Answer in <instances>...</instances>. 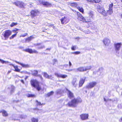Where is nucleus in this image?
Listing matches in <instances>:
<instances>
[{"instance_id": "36", "label": "nucleus", "mask_w": 122, "mask_h": 122, "mask_svg": "<svg viewBox=\"0 0 122 122\" xmlns=\"http://www.w3.org/2000/svg\"><path fill=\"white\" fill-rule=\"evenodd\" d=\"M0 61L2 64L8 63L9 62L8 61H6L2 60L0 59Z\"/></svg>"}, {"instance_id": "3", "label": "nucleus", "mask_w": 122, "mask_h": 122, "mask_svg": "<svg viewBox=\"0 0 122 122\" xmlns=\"http://www.w3.org/2000/svg\"><path fill=\"white\" fill-rule=\"evenodd\" d=\"M97 8L99 13L104 16H106L107 15L106 12L103 6L102 5L98 4L97 5Z\"/></svg>"}, {"instance_id": "32", "label": "nucleus", "mask_w": 122, "mask_h": 122, "mask_svg": "<svg viewBox=\"0 0 122 122\" xmlns=\"http://www.w3.org/2000/svg\"><path fill=\"white\" fill-rule=\"evenodd\" d=\"M27 97H36V95L34 94H29L27 95Z\"/></svg>"}, {"instance_id": "61", "label": "nucleus", "mask_w": 122, "mask_h": 122, "mask_svg": "<svg viewBox=\"0 0 122 122\" xmlns=\"http://www.w3.org/2000/svg\"><path fill=\"white\" fill-rule=\"evenodd\" d=\"M121 95H122V94H121Z\"/></svg>"}, {"instance_id": "40", "label": "nucleus", "mask_w": 122, "mask_h": 122, "mask_svg": "<svg viewBox=\"0 0 122 122\" xmlns=\"http://www.w3.org/2000/svg\"><path fill=\"white\" fill-rule=\"evenodd\" d=\"M80 53V52L79 51H77L73 52L72 53L75 55H78Z\"/></svg>"}, {"instance_id": "12", "label": "nucleus", "mask_w": 122, "mask_h": 122, "mask_svg": "<svg viewBox=\"0 0 122 122\" xmlns=\"http://www.w3.org/2000/svg\"><path fill=\"white\" fill-rule=\"evenodd\" d=\"M24 51L26 52H28L30 54L35 53L37 54L38 52L35 50H32L31 49L27 48L24 50Z\"/></svg>"}, {"instance_id": "53", "label": "nucleus", "mask_w": 122, "mask_h": 122, "mask_svg": "<svg viewBox=\"0 0 122 122\" xmlns=\"http://www.w3.org/2000/svg\"><path fill=\"white\" fill-rule=\"evenodd\" d=\"M120 16L121 18L122 19V13L120 15Z\"/></svg>"}, {"instance_id": "59", "label": "nucleus", "mask_w": 122, "mask_h": 122, "mask_svg": "<svg viewBox=\"0 0 122 122\" xmlns=\"http://www.w3.org/2000/svg\"><path fill=\"white\" fill-rule=\"evenodd\" d=\"M60 93V92H59V91L58 92V94H59V93Z\"/></svg>"}, {"instance_id": "35", "label": "nucleus", "mask_w": 122, "mask_h": 122, "mask_svg": "<svg viewBox=\"0 0 122 122\" xmlns=\"http://www.w3.org/2000/svg\"><path fill=\"white\" fill-rule=\"evenodd\" d=\"M17 25V23L13 22L11 23V24L10 25V26L11 27H12L13 26L16 25Z\"/></svg>"}, {"instance_id": "54", "label": "nucleus", "mask_w": 122, "mask_h": 122, "mask_svg": "<svg viewBox=\"0 0 122 122\" xmlns=\"http://www.w3.org/2000/svg\"><path fill=\"white\" fill-rule=\"evenodd\" d=\"M11 72V71H9L7 72L8 74H9Z\"/></svg>"}, {"instance_id": "30", "label": "nucleus", "mask_w": 122, "mask_h": 122, "mask_svg": "<svg viewBox=\"0 0 122 122\" xmlns=\"http://www.w3.org/2000/svg\"><path fill=\"white\" fill-rule=\"evenodd\" d=\"M113 12V10L108 9L106 13L107 14V13H108L109 15H111Z\"/></svg>"}, {"instance_id": "5", "label": "nucleus", "mask_w": 122, "mask_h": 122, "mask_svg": "<svg viewBox=\"0 0 122 122\" xmlns=\"http://www.w3.org/2000/svg\"><path fill=\"white\" fill-rule=\"evenodd\" d=\"M12 32L10 30H7L5 31L2 34L4 37L5 39H7L11 35Z\"/></svg>"}, {"instance_id": "37", "label": "nucleus", "mask_w": 122, "mask_h": 122, "mask_svg": "<svg viewBox=\"0 0 122 122\" xmlns=\"http://www.w3.org/2000/svg\"><path fill=\"white\" fill-rule=\"evenodd\" d=\"M88 25L86 26V27L88 28H89L90 27H92V25H93V23H88Z\"/></svg>"}, {"instance_id": "49", "label": "nucleus", "mask_w": 122, "mask_h": 122, "mask_svg": "<svg viewBox=\"0 0 122 122\" xmlns=\"http://www.w3.org/2000/svg\"><path fill=\"white\" fill-rule=\"evenodd\" d=\"M41 45V43H38L36 44V46H39L40 45Z\"/></svg>"}, {"instance_id": "47", "label": "nucleus", "mask_w": 122, "mask_h": 122, "mask_svg": "<svg viewBox=\"0 0 122 122\" xmlns=\"http://www.w3.org/2000/svg\"><path fill=\"white\" fill-rule=\"evenodd\" d=\"M20 81L23 84H24V81L23 80H20Z\"/></svg>"}, {"instance_id": "15", "label": "nucleus", "mask_w": 122, "mask_h": 122, "mask_svg": "<svg viewBox=\"0 0 122 122\" xmlns=\"http://www.w3.org/2000/svg\"><path fill=\"white\" fill-rule=\"evenodd\" d=\"M68 92L67 95L68 97L70 99H72L74 97L73 93L70 91L68 89H67Z\"/></svg>"}, {"instance_id": "34", "label": "nucleus", "mask_w": 122, "mask_h": 122, "mask_svg": "<svg viewBox=\"0 0 122 122\" xmlns=\"http://www.w3.org/2000/svg\"><path fill=\"white\" fill-rule=\"evenodd\" d=\"M35 102L36 103H37V104L36 105V106H37L38 105L39 106H41L42 105H43L44 104L43 103L41 104V103L40 102H39L37 100H36L35 101Z\"/></svg>"}, {"instance_id": "25", "label": "nucleus", "mask_w": 122, "mask_h": 122, "mask_svg": "<svg viewBox=\"0 0 122 122\" xmlns=\"http://www.w3.org/2000/svg\"><path fill=\"white\" fill-rule=\"evenodd\" d=\"M76 8L78 9V10L81 12L82 14L84 13V10L82 7H77Z\"/></svg>"}, {"instance_id": "46", "label": "nucleus", "mask_w": 122, "mask_h": 122, "mask_svg": "<svg viewBox=\"0 0 122 122\" xmlns=\"http://www.w3.org/2000/svg\"><path fill=\"white\" fill-rule=\"evenodd\" d=\"M44 46H41V47H39L38 48V49H42L44 47Z\"/></svg>"}, {"instance_id": "13", "label": "nucleus", "mask_w": 122, "mask_h": 122, "mask_svg": "<svg viewBox=\"0 0 122 122\" xmlns=\"http://www.w3.org/2000/svg\"><path fill=\"white\" fill-rule=\"evenodd\" d=\"M97 84V82H96L93 81L90 82L86 86V87L88 89L91 88L95 86Z\"/></svg>"}, {"instance_id": "39", "label": "nucleus", "mask_w": 122, "mask_h": 122, "mask_svg": "<svg viewBox=\"0 0 122 122\" xmlns=\"http://www.w3.org/2000/svg\"><path fill=\"white\" fill-rule=\"evenodd\" d=\"M70 4L71 6H74L77 5V3L75 2L70 3Z\"/></svg>"}, {"instance_id": "56", "label": "nucleus", "mask_w": 122, "mask_h": 122, "mask_svg": "<svg viewBox=\"0 0 122 122\" xmlns=\"http://www.w3.org/2000/svg\"><path fill=\"white\" fill-rule=\"evenodd\" d=\"M50 48H47L46 49V50H50Z\"/></svg>"}, {"instance_id": "2", "label": "nucleus", "mask_w": 122, "mask_h": 122, "mask_svg": "<svg viewBox=\"0 0 122 122\" xmlns=\"http://www.w3.org/2000/svg\"><path fill=\"white\" fill-rule=\"evenodd\" d=\"M30 83L31 86L35 88L38 91H39L41 89V88L39 85V82L37 80H31L30 81Z\"/></svg>"}, {"instance_id": "27", "label": "nucleus", "mask_w": 122, "mask_h": 122, "mask_svg": "<svg viewBox=\"0 0 122 122\" xmlns=\"http://www.w3.org/2000/svg\"><path fill=\"white\" fill-rule=\"evenodd\" d=\"M34 38V37H33L31 36L26 38L25 41H26L29 42L33 39Z\"/></svg>"}, {"instance_id": "55", "label": "nucleus", "mask_w": 122, "mask_h": 122, "mask_svg": "<svg viewBox=\"0 0 122 122\" xmlns=\"http://www.w3.org/2000/svg\"><path fill=\"white\" fill-rule=\"evenodd\" d=\"M72 10L73 11L76 12V10H74L72 9Z\"/></svg>"}, {"instance_id": "38", "label": "nucleus", "mask_w": 122, "mask_h": 122, "mask_svg": "<svg viewBox=\"0 0 122 122\" xmlns=\"http://www.w3.org/2000/svg\"><path fill=\"white\" fill-rule=\"evenodd\" d=\"M17 35L16 34H15L12 35L10 37V39H13Z\"/></svg>"}, {"instance_id": "60", "label": "nucleus", "mask_w": 122, "mask_h": 122, "mask_svg": "<svg viewBox=\"0 0 122 122\" xmlns=\"http://www.w3.org/2000/svg\"><path fill=\"white\" fill-rule=\"evenodd\" d=\"M121 2L122 3V0H121Z\"/></svg>"}, {"instance_id": "41", "label": "nucleus", "mask_w": 122, "mask_h": 122, "mask_svg": "<svg viewBox=\"0 0 122 122\" xmlns=\"http://www.w3.org/2000/svg\"><path fill=\"white\" fill-rule=\"evenodd\" d=\"M76 46H73L71 47V49L72 50L74 51L76 49Z\"/></svg>"}, {"instance_id": "16", "label": "nucleus", "mask_w": 122, "mask_h": 122, "mask_svg": "<svg viewBox=\"0 0 122 122\" xmlns=\"http://www.w3.org/2000/svg\"><path fill=\"white\" fill-rule=\"evenodd\" d=\"M80 116V118L82 120H85L88 119L89 115L88 114H82Z\"/></svg>"}, {"instance_id": "31", "label": "nucleus", "mask_w": 122, "mask_h": 122, "mask_svg": "<svg viewBox=\"0 0 122 122\" xmlns=\"http://www.w3.org/2000/svg\"><path fill=\"white\" fill-rule=\"evenodd\" d=\"M31 121L32 122H38V120L37 118L33 117L31 119Z\"/></svg>"}, {"instance_id": "50", "label": "nucleus", "mask_w": 122, "mask_h": 122, "mask_svg": "<svg viewBox=\"0 0 122 122\" xmlns=\"http://www.w3.org/2000/svg\"><path fill=\"white\" fill-rule=\"evenodd\" d=\"M9 65L10 66H13V67L15 66L13 64H9Z\"/></svg>"}, {"instance_id": "22", "label": "nucleus", "mask_w": 122, "mask_h": 122, "mask_svg": "<svg viewBox=\"0 0 122 122\" xmlns=\"http://www.w3.org/2000/svg\"><path fill=\"white\" fill-rule=\"evenodd\" d=\"M103 42L105 45H108L110 43V41L107 38H105L103 40Z\"/></svg>"}, {"instance_id": "42", "label": "nucleus", "mask_w": 122, "mask_h": 122, "mask_svg": "<svg viewBox=\"0 0 122 122\" xmlns=\"http://www.w3.org/2000/svg\"><path fill=\"white\" fill-rule=\"evenodd\" d=\"M27 33H25V34H24V35H20V37H25V36H27Z\"/></svg>"}, {"instance_id": "43", "label": "nucleus", "mask_w": 122, "mask_h": 122, "mask_svg": "<svg viewBox=\"0 0 122 122\" xmlns=\"http://www.w3.org/2000/svg\"><path fill=\"white\" fill-rule=\"evenodd\" d=\"M76 82V81H73L72 82V84L73 85L75 86H76L77 84H75Z\"/></svg>"}, {"instance_id": "48", "label": "nucleus", "mask_w": 122, "mask_h": 122, "mask_svg": "<svg viewBox=\"0 0 122 122\" xmlns=\"http://www.w3.org/2000/svg\"><path fill=\"white\" fill-rule=\"evenodd\" d=\"M33 109L34 110H37L38 111H39V109L37 108H34Z\"/></svg>"}, {"instance_id": "20", "label": "nucleus", "mask_w": 122, "mask_h": 122, "mask_svg": "<svg viewBox=\"0 0 122 122\" xmlns=\"http://www.w3.org/2000/svg\"><path fill=\"white\" fill-rule=\"evenodd\" d=\"M89 19H87V20H89V19H90L91 20V22L92 19H94V16L93 12L92 11H90L89 13Z\"/></svg>"}, {"instance_id": "28", "label": "nucleus", "mask_w": 122, "mask_h": 122, "mask_svg": "<svg viewBox=\"0 0 122 122\" xmlns=\"http://www.w3.org/2000/svg\"><path fill=\"white\" fill-rule=\"evenodd\" d=\"M54 93V92L53 91H51L50 92L46 94V96L47 97H49L52 95Z\"/></svg>"}, {"instance_id": "29", "label": "nucleus", "mask_w": 122, "mask_h": 122, "mask_svg": "<svg viewBox=\"0 0 122 122\" xmlns=\"http://www.w3.org/2000/svg\"><path fill=\"white\" fill-rule=\"evenodd\" d=\"M19 30V29L17 28H15L12 30L13 32L16 34V35L18 33V31Z\"/></svg>"}, {"instance_id": "52", "label": "nucleus", "mask_w": 122, "mask_h": 122, "mask_svg": "<svg viewBox=\"0 0 122 122\" xmlns=\"http://www.w3.org/2000/svg\"><path fill=\"white\" fill-rule=\"evenodd\" d=\"M69 65L70 66H71V64L70 62V61H69Z\"/></svg>"}, {"instance_id": "23", "label": "nucleus", "mask_w": 122, "mask_h": 122, "mask_svg": "<svg viewBox=\"0 0 122 122\" xmlns=\"http://www.w3.org/2000/svg\"><path fill=\"white\" fill-rule=\"evenodd\" d=\"M1 113L3 116L6 117L8 115V114L7 112L5 110H3L0 111V113Z\"/></svg>"}, {"instance_id": "17", "label": "nucleus", "mask_w": 122, "mask_h": 122, "mask_svg": "<svg viewBox=\"0 0 122 122\" xmlns=\"http://www.w3.org/2000/svg\"><path fill=\"white\" fill-rule=\"evenodd\" d=\"M55 75L58 78H65L67 77V75H61L57 73H55Z\"/></svg>"}, {"instance_id": "26", "label": "nucleus", "mask_w": 122, "mask_h": 122, "mask_svg": "<svg viewBox=\"0 0 122 122\" xmlns=\"http://www.w3.org/2000/svg\"><path fill=\"white\" fill-rule=\"evenodd\" d=\"M14 68L15 69L14 71H15L18 72H20V70L18 68V66H15L14 67Z\"/></svg>"}, {"instance_id": "10", "label": "nucleus", "mask_w": 122, "mask_h": 122, "mask_svg": "<svg viewBox=\"0 0 122 122\" xmlns=\"http://www.w3.org/2000/svg\"><path fill=\"white\" fill-rule=\"evenodd\" d=\"M39 2L41 4H42L46 7H50L51 6V4L47 1H44L43 0H39Z\"/></svg>"}, {"instance_id": "33", "label": "nucleus", "mask_w": 122, "mask_h": 122, "mask_svg": "<svg viewBox=\"0 0 122 122\" xmlns=\"http://www.w3.org/2000/svg\"><path fill=\"white\" fill-rule=\"evenodd\" d=\"M113 4L112 3L110 4H109L108 7V9L113 10Z\"/></svg>"}, {"instance_id": "45", "label": "nucleus", "mask_w": 122, "mask_h": 122, "mask_svg": "<svg viewBox=\"0 0 122 122\" xmlns=\"http://www.w3.org/2000/svg\"><path fill=\"white\" fill-rule=\"evenodd\" d=\"M42 31L43 32H46V31L47 30V29H46L45 28H42Z\"/></svg>"}, {"instance_id": "44", "label": "nucleus", "mask_w": 122, "mask_h": 122, "mask_svg": "<svg viewBox=\"0 0 122 122\" xmlns=\"http://www.w3.org/2000/svg\"><path fill=\"white\" fill-rule=\"evenodd\" d=\"M53 65H54L57 61V60L56 59H54L53 60Z\"/></svg>"}, {"instance_id": "1", "label": "nucleus", "mask_w": 122, "mask_h": 122, "mask_svg": "<svg viewBox=\"0 0 122 122\" xmlns=\"http://www.w3.org/2000/svg\"><path fill=\"white\" fill-rule=\"evenodd\" d=\"M82 100L80 98H74L69 102L67 104L70 107H76L78 103H81L82 102Z\"/></svg>"}, {"instance_id": "24", "label": "nucleus", "mask_w": 122, "mask_h": 122, "mask_svg": "<svg viewBox=\"0 0 122 122\" xmlns=\"http://www.w3.org/2000/svg\"><path fill=\"white\" fill-rule=\"evenodd\" d=\"M16 62L17 64L23 67L26 68H28L29 67V66L28 64H24L19 62L17 61Z\"/></svg>"}, {"instance_id": "57", "label": "nucleus", "mask_w": 122, "mask_h": 122, "mask_svg": "<svg viewBox=\"0 0 122 122\" xmlns=\"http://www.w3.org/2000/svg\"><path fill=\"white\" fill-rule=\"evenodd\" d=\"M104 100L106 102L107 101L106 100L105 98H104Z\"/></svg>"}, {"instance_id": "9", "label": "nucleus", "mask_w": 122, "mask_h": 122, "mask_svg": "<svg viewBox=\"0 0 122 122\" xmlns=\"http://www.w3.org/2000/svg\"><path fill=\"white\" fill-rule=\"evenodd\" d=\"M13 4L15 5L16 6L19 7H24L25 5L24 4L22 1L17 0L14 2Z\"/></svg>"}, {"instance_id": "21", "label": "nucleus", "mask_w": 122, "mask_h": 122, "mask_svg": "<svg viewBox=\"0 0 122 122\" xmlns=\"http://www.w3.org/2000/svg\"><path fill=\"white\" fill-rule=\"evenodd\" d=\"M43 76L46 78L48 79H51L52 75H49L46 72H44L43 73Z\"/></svg>"}, {"instance_id": "14", "label": "nucleus", "mask_w": 122, "mask_h": 122, "mask_svg": "<svg viewBox=\"0 0 122 122\" xmlns=\"http://www.w3.org/2000/svg\"><path fill=\"white\" fill-rule=\"evenodd\" d=\"M86 78V77H84L83 78L80 79L79 81V87H80L82 86L85 82Z\"/></svg>"}, {"instance_id": "8", "label": "nucleus", "mask_w": 122, "mask_h": 122, "mask_svg": "<svg viewBox=\"0 0 122 122\" xmlns=\"http://www.w3.org/2000/svg\"><path fill=\"white\" fill-rule=\"evenodd\" d=\"M60 21L62 25H65L68 23L69 20L67 17L65 16L60 19Z\"/></svg>"}, {"instance_id": "51", "label": "nucleus", "mask_w": 122, "mask_h": 122, "mask_svg": "<svg viewBox=\"0 0 122 122\" xmlns=\"http://www.w3.org/2000/svg\"><path fill=\"white\" fill-rule=\"evenodd\" d=\"M50 26H51L53 28H55V26L53 25V24L51 25H50Z\"/></svg>"}, {"instance_id": "19", "label": "nucleus", "mask_w": 122, "mask_h": 122, "mask_svg": "<svg viewBox=\"0 0 122 122\" xmlns=\"http://www.w3.org/2000/svg\"><path fill=\"white\" fill-rule=\"evenodd\" d=\"M122 44L121 43H117L114 44L115 50L116 51H119L120 48Z\"/></svg>"}, {"instance_id": "7", "label": "nucleus", "mask_w": 122, "mask_h": 122, "mask_svg": "<svg viewBox=\"0 0 122 122\" xmlns=\"http://www.w3.org/2000/svg\"><path fill=\"white\" fill-rule=\"evenodd\" d=\"M30 13L31 17L34 18L38 15L40 13V12L38 10H32L30 11Z\"/></svg>"}, {"instance_id": "11", "label": "nucleus", "mask_w": 122, "mask_h": 122, "mask_svg": "<svg viewBox=\"0 0 122 122\" xmlns=\"http://www.w3.org/2000/svg\"><path fill=\"white\" fill-rule=\"evenodd\" d=\"M32 75L33 76H38L41 79H43V78L41 75L38 74V71L36 70H34L31 71Z\"/></svg>"}, {"instance_id": "18", "label": "nucleus", "mask_w": 122, "mask_h": 122, "mask_svg": "<svg viewBox=\"0 0 122 122\" xmlns=\"http://www.w3.org/2000/svg\"><path fill=\"white\" fill-rule=\"evenodd\" d=\"M86 1L88 3H98L101 1V0H87Z\"/></svg>"}, {"instance_id": "58", "label": "nucleus", "mask_w": 122, "mask_h": 122, "mask_svg": "<svg viewBox=\"0 0 122 122\" xmlns=\"http://www.w3.org/2000/svg\"><path fill=\"white\" fill-rule=\"evenodd\" d=\"M120 120H121V121L122 122V117L120 118Z\"/></svg>"}, {"instance_id": "4", "label": "nucleus", "mask_w": 122, "mask_h": 122, "mask_svg": "<svg viewBox=\"0 0 122 122\" xmlns=\"http://www.w3.org/2000/svg\"><path fill=\"white\" fill-rule=\"evenodd\" d=\"M76 14L77 16V18L79 20L88 23L91 22V20L90 19H89V20H87L79 12H77Z\"/></svg>"}, {"instance_id": "6", "label": "nucleus", "mask_w": 122, "mask_h": 122, "mask_svg": "<svg viewBox=\"0 0 122 122\" xmlns=\"http://www.w3.org/2000/svg\"><path fill=\"white\" fill-rule=\"evenodd\" d=\"M91 68V66H87L86 67H80L76 69V71L79 72H84L90 70Z\"/></svg>"}]
</instances>
